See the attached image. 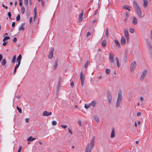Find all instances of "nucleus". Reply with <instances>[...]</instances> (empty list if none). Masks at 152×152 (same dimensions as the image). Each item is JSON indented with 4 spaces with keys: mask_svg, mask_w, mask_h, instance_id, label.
I'll return each mask as SVG.
<instances>
[{
    "mask_svg": "<svg viewBox=\"0 0 152 152\" xmlns=\"http://www.w3.org/2000/svg\"><path fill=\"white\" fill-rule=\"evenodd\" d=\"M115 42L116 44V45L119 48H120L121 47L119 43V41L117 40H115Z\"/></svg>",
    "mask_w": 152,
    "mask_h": 152,
    "instance_id": "obj_27",
    "label": "nucleus"
},
{
    "mask_svg": "<svg viewBox=\"0 0 152 152\" xmlns=\"http://www.w3.org/2000/svg\"><path fill=\"white\" fill-rule=\"evenodd\" d=\"M25 25V23H23L21 26L19 28V30H23L24 29V27L23 26H24Z\"/></svg>",
    "mask_w": 152,
    "mask_h": 152,
    "instance_id": "obj_29",
    "label": "nucleus"
},
{
    "mask_svg": "<svg viewBox=\"0 0 152 152\" xmlns=\"http://www.w3.org/2000/svg\"><path fill=\"white\" fill-rule=\"evenodd\" d=\"M107 95L108 103L109 104H111L112 103V94L110 92L108 91L107 92Z\"/></svg>",
    "mask_w": 152,
    "mask_h": 152,
    "instance_id": "obj_3",
    "label": "nucleus"
},
{
    "mask_svg": "<svg viewBox=\"0 0 152 152\" xmlns=\"http://www.w3.org/2000/svg\"><path fill=\"white\" fill-rule=\"evenodd\" d=\"M32 19H33V18L32 17H31L30 18V20H29V22L30 23H31V22H32Z\"/></svg>",
    "mask_w": 152,
    "mask_h": 152,
    "instance_id": "obj_60",
    "label": "nucleus"
},
{
    "mask_svg": "<svg viewBox=\"0 0 152 152\" xmlns=\"http://www.w3.org/2000/svg\"><path fill=\"white\" fill-rule=\"evenodd\" d=\"M117 66L118 67H120V64L119 63V61H117Z\"/></svg>",
    "mask_w": 152,
    "mask_h": 152,
    "instance_id": "obj_45",
    "label": "nucleus"
},
{
    "mask_svg": "<svg viewBox=\"0 0 152 152\" xmlns=\"http://www.w3.org/2000/svg\"><path fill=\"white\" fill-rule=\"evenodd\" d=\"M16 108L20 113H22V110L18 106H17Z\"/></svg>",
    "mask_w": 152,
    "mask_h": 152,
    "instance_id": "obj_37",
    "label": "nucleus"
},
{
    "mask_svg": "<svg viewBox=\"0 0 152 152\" xmlns=\"http://www.w3.org/2000/svg\"><path fill=\"white\" fill-rule=\"evenodd\" d=\"M114 56L113 53L112 52L110 53L109 55V58L111 63H113L114 62Z\"/></svg>",
    "mask_w": 152,
    "mask_h": 152,
    "instance_id": "obj_8",
    "label": "nucleus"
},
{
    "mask_svg": "<svg viewBox=\"0 0 152 152\" xmlns=\"http://www.w3.org/2000/svg\"><path fill=\"white\" fill-rule=\"evenodd\" d=\"M22 148V146H20L17 152H20Z\"/></svg>",
    "mask_w": 152,
    "mask_h": 152,
    "instance_id": "obj_47",
    "label": "nucleus"
},
{
    "mask_svg": "<svg viewBox=\"0 0 152 152\" xmlns=\"http://www.w3.org/2000/svg\"><path fill=\"white\" fill-rule=\"evenodd\" d=\"M52 113L51 112H48L47 111H44L42 113V115L43 116H48L51 115Z\"/></svg>",
    "mask_w": 152,
    "mask_h": 152,
    "instance_id": "obj_12",
    "label": "nucleus"
},
{
    "mask_svg": "<svg viewBox=\"0 0 152 152\" xmlns=\"http://www.w3.org/2000/svg\"><path fill=\"white\" fill-rule=\"evenodd\" d=\"M126 16L127 18H128L129 17V13L127 12H126Z\"/></svg>",
    "mask_w": 152,
    "mask_h": 152,
    "instance_id": "obj_49",
    "label": "nucleus"
},
{
    "mask_svg": "<svg viewBox=\"0 0 152 152\" xmlns=\"http://www.w3.org/2000/svg\"><path fill=\"white\" fill-rule=\"evenodd\" d=\"M148 4V2L147 0H143V5L144 7H145Z\"/></svg>",
    "mask_w": 152,
    "mask_h": 152,
    "instance_id": "obj_22",
    "label": "nucleus"
},
{
    "mask_svg": "<svg viewBox=\"0 0 152 152\" xmlns=\"http://www.w3.org/2000/svg\"><path fill=\"white\" fill-rule=\"evenodd\" d=\"M60 126L64 129H66L67 127V126L64 125H61Z\"/></svg>",
    "mask_w": 152,
    "mask_h": 152,
    "instance_id": "obj_43",
    "label": "nucleus"
},
{
    "mask_svg": "<svg viewBox=\"0 0 152 152\" xmlns=\"http://www.w3.org/2000/svg\"><path fill=\"white\" fill-rule=\"evenodd\" d=\"M34 13L35 14H37V9L36 7H35L34 9Z\"/></svg>",
    "mask_w": 152,
    "mask_h": 152,
    "instance_id": "obj_57",
    "label": "nucleus"
},
{
    "mask_svg": "<svg viewBox=\"0 0 152 152\" xmlns=\"http://www.w3.org/2000/svg\"><path fill=\"white\" fill-rule=\"evenodd\" d=\"M122 98V91L121 90H120L118 92V97L115 103V107L116 108H118L120 107V104L121 103Z\"/></svg>",
    "mask_w": 152,
    "mask_h": 152,
    "instance_id": "obj_1",
    "label": "nucleus"
},
{
    "mask_svg": "<svg viewBox=\"0 0 152 152\" xmlns=\"http://www.w3.org/2000/svg\"><path fill=\"white\" fill-rule=\"evenodd\" d=\"M147 44L150 52V53L152 54V46L151 45V43L150 41L147 40Z\"/></svg>",
    "mask_w": 152,
    "mask_h": 152,
    "instance_id": "obj_11",
    "label": "nucleus"
},
{
    "mask_svg": "<svg viewBox=\"0 0 152 152\" xmlns=\"http://www.w3.org/2000/svg\"><path fill=\"white\" fill-rule=\"evenodd\" d=\"M133 5L135 10L140 8L138 3L135 0L133 2Z\"/></svg>",
    "mask_w": 152,
    "mask_h": 152,
    "instance_id": "obj_7",
    "label": "nucleus"
},
{
    "mask_svg": "<svg viewBox=\"0 0 152 152\" xmlns=\"http://www.w3.org/2000/svg\"><path fill=\"white\" fill-rule=\"evenodd\" d=\"M6 62H7L6 60V59H4L2 60L1 63L3 66H5Z\"/></svg>",
    "mask_w": 152,
    "mask_h": 152,
    "instance_id": "obj_25",
    "label": "nucleus"
},
{
    "mask_svg": "<svg viewBox=\"0 0 152 152\" xmlns=\"http://www.w3.org/2000/svg\"><path fill=\"white\" fill-rule=\"evenodd\" d=\"M81 85L82 86H83V83H84V81L83 80H81Z\"/></svg>",
    "mask_w": 152,
    "mask_h": 152,
    "instance_id": "obj_61",
    "label": "nucleus"
},
{
    "mask_svg": "<svg viewBox=\"0 0 152 152\" xmlns=\"http://www.w3.org/2000/svg\"><path fill=\"white\" fill-rule=\"evenodd\" d=\"M126 41V39L124 36H122L121 39V44L125 45Z\"/></svg>",
    "mask_w": 152,
    "mask_h": 152,
    "instance_id": "obj_16",
    "label": "nucleus"
},
{
    "mask_svg": "<svg viewBox=\"0 0 152 152\" xmlns=\"http://www.w3.org/2000/svg\"><path fill=\"white\" fill-rule=\"evenodd\" d=\"M16 41H17V38L16 37L14 38L13 40V42H16Z\"/></svg>",
    "mask_w": 152,
    "mask_h": 152,
    "instance_id": "obj_51",
    "label": "nucleus"
},
{
    "mask_svg": "<svg viewBox=\"0 0 152 152\" xmlns=\"http://www.w3.org/2000/svg\"><path fill=\"white\" fill-rule=\"evenodd\" d=\"M94 119L97 122H99V119L98 117L96 115H94L93 116Z\"/></svg>",
    "mask_w": 152,
    "mask_h": 152,
    "instance_id": "obj_20",
    "label": "nucleus"
},
{
    "mask_svg": "<svg viewBox=\"0 0 152 152\" xmlns=\"http://www.w3.org/2000/svg\"><path fill=\"white\" fill-rule=\"evenodd\" d=\"M96 104V102L94 100L92 101L91 103V105L93 107H94L95 106Z\"/></svg>",
    "mask_w": 152,
    "mask_h": 152,
    "instance_id": "obj_32",
    "label": "nucleus"
},
{
    "mask_svg": "<svg viewBox=\"0 0 152 152\" xmlns=\"http://www.w3.org/2000/svg\"><path fill=\"white\" fill-rule=\"evenodd\" d=\"M98 12V10H96L95 12H94V15H96L97 13Z\"/></svg>",
    "mask_w": 152,
    "mask_h": 152,
    "instance_id": "obj_58",
    "label": "nucleus"
},
{
    "mask_svg": "<svg viewBox=\"0 0 152 152\" xmlns=\"http://www.w3.org/2000/svg\"><path fill=\"white\" fill-rule=\"evenodd\" d=\"M22 4H23V3H22V1H20V2H19L20 6H22Z\"/></svg>",
    "mask_w": 152,
    "mask_h": 152,
    "instance_id": "obj_62",
    "label": "nucleus"
},
{
    "mask_svg": "<svg viewBox=\"0 0 152 152\" xmlns=\"http://www.w3.org/2000/svg\"><path fill=\"white\" fill-rule=\"evenodd\" d=\"M68 130L69 133L72 135V131L69 128L68 129Z\"/></svg>",
    "mask_w": 152,
    "mask_h": 152,
    "instance_id": "obj_48",
    "label": "nucleus"
},
{
    "mask_svg": "<svg viewBox=\"0 0 152 152\" xmlns=\"http://www.w3.org/2000/svg\"><path fill=\"white\" fill-rule=\"evenodd\" d=\"M21 59V56L20 54L17 58V61H18L19 63H20Z\"/></svg>",
    "mask_w": 152,
    "mask_h": 152,
    "instance_id": "obj_21",
    "label": "nucleus"
},
{
    "mask_svg": "<svg viewBox=\"0 0 152 152\" xmlns=\"http://www.w3.org/2000/svg\"><path fill=\"white\" fill-rule=\"evenodd\" d=\"M84 14L83 11L82 10L81 11V13L79 15V19H78V22L79 23H80L83 20V15Z\"/></svg>",
    "mask_w": 152,
    "mask_h": 152,
    "instance_id": "obj_10",
    "label": "nucleus"
},
{
    "mask_svg": "<svg viewBox=\"0 0 152 152\" xmlns=\"http://www.w3.org/2000/svg\"><path fill=\"white\" fill-rule=\"evenodd\" d=\"M147 74V71L146 70H144L142 72V75H141L140 77V80H142L144 78Z\"/></svg>",
    "mask_w": 152,
    "mask_h": 152,
    "instance_id": "obj_9",
    "label": "nucleus"
},
{
    "mask_svg": "<svg viewBox=\"0 0 152 152\" xmlns=\"http://www.w3.org/2000/svg\"><path fill=\"white\" fill-rule=\"evenodd\" d=\"M105 34L107 38H108L109 36V33H108V29L107 28H106L105 29Z\"/></svg>",
    "mask_w": 152,
    "mask_h": 152,
    "instance_id": "obj_31",
    "label": "nucleus"
},
{
    "mask_svg": "<svg viewBox=\"0 0 152 152\" xmlns=\"http://www.w3.org/2000/svg\"><path fill=\"white\" fill-rule=\"evenodd\" d=\"M124 34L125 37H126L127 41L129 40V34L128 30L127 28H124Z\"/></svg>",
    "mask_w": 152,
    "mask_h": 152,
    "instance_id": "obj_4",
    "label": "nucleus"
},
{
    "mask_svg": "<svg viewBox=\"0 0 152 152\" xmlns=\"http://www.w3.org/2000/svg\"><path fill=\"white\" fill-rule=\"evenodd\" d=\"M35 139V138H33L31 136L27 139V141H32Z\"/></svg>",
    "mask_w": 152,
    "mask_h": 152,
    "instance_id": "obj_24",
    "label": "nucleus"
},
{
    "mask_svg": "<svg viewBox=\"0 0 152 152\" xmlns=\"http://www.w3.org/2000/svg\"><path fill=\"white\" fill-rule=\"evenodd\" d=\"M85 76L83 73L82 71H81L80 73V78L81 80H83L85 79Z\"/></svg>",
    "mask_w": 152,
    "mask_h": 152,
    "instance_id": "obj_19",
    "label": "nucleus"
},
{
    "mask_svg": "<svg viewBox=\"0 0 152 152\" xmlns=\"http://www.w3.org/2000/svg\"><path fill=\"white\" fill-rule=\"evenodd\" d=\"M123 9H124L128 10V11H130V10L129 9V7L128 5H124L123 7Z\"/></svg>",
    "mask_w": 152,
    "mask_h": 152,
    "instance_id": "obj_26",
    "label": "nucleus"
},
{
    "mask_svg": "<svg viewBox=\"0 0 152 152\" xmlns=\"http://www.w3.org/2000/svg\"><path fill=\"white\" fill-rule=\"evenodd\" d=\"M90 64V61H87L86 62L85 64V68H86L87 66H88V65Z\"/></svg>",
    "mask_w": 152,
    "mask_h": 152,
    "instance_id": "obj_34",
    "label": "nucleus"
},
{
    "mask_svg": "<svg viewBox=\"0 0 152 152\" xmlns=\"http://www.w3.org/2000/svg\"><path fill=\"white\" fill-rule=\"evenodd\" d=\"M61 78H60L58 80V85L57 88V92H58L59 91L61 87Z\"/></svg>",
    "mask_w": 152,
    "mask_h": 152,
    "instance_id": "obj_18",
    "label": "nucleus"
},
{
    "mask_svg": "<svg viewBox=\"0 0 152 152\" xmlns=\"http://www.w3.org/2000/svg\"><path fill=\"white\" fill-rule=\"evenodd\" d=\"M20 19V15H18L16 18V20L17 21H19Z\"/></svg>",
    "mask_w": 152,
    "mask_h": 152,
    "instance_id": "obj_40",
    "label": "nucleus"
},
{
    "mask_svg": "<svg viewBox=\"0 0 152 152\" xmlns=\"http://www.w3.org/2000/svg\"><path fill=\"white\" fill-rule=\"evenodd\" d=\"M90 35H91V33H90V32H88L87 33L86 36L87 37H88V36H89Z\"/></svg>",
    "mask_w": 152,
    "mask_h": 152,
    "instance_id": "obj_50",
    "label": "nucleus"
},
{
    "mask_svg": "<svg viewBox=\"0 0 152 152\" xmlns=\"http://www.w3.org/2000/svg\"><path fill=\"white\" fill-rule=\"evenodd\" d=\"M78 124L79 125V126H82V122H81V121H80V120H79L78 121Z\"/></svg>",
    "mask_w": 152,
    "mask_h": 152,
    "instance_id": "obj_46",
    "label": "nucleus"
},
{
    "mask_svg": "<svg viewBox=\"0 0 152 152\" xmlns=\"http://www.w3.org/2000/svg\"><path fill=\"white\" fill-rule=\"evenodd\" d=\"M2 6L3 7H4L6 9H7L8 7L7 6H5L3 4H2Z\"/></svg>",
    "mask_w": 152,
    "mask_h": 152,
    "instance_id": "obj_56",
    "label": "nucleus"
},
{
    "mask_svg": "<svg viewBox=\"0 0 152 152\" xmlns=\"http://www.w3.org/2000/svg\"><path fill=\"white\" fill-rule=\"evenodd\" d=\"M54 51V49L52 48L50 50V51L48 56V57L49 58H51L53 56V52Z\"/></svg>",
    "mask_w": 152,
    "mask_h": 152,
    "instance_id": "obj_14",
    "label": "nucleus"
},
{
    "mask_svg": "<svg viewBox=\"0 0 152 152\" xmlns=\"http://www.w3.org/2000/svg\"><path fill=\"white\" fill-rule=\"evenodd\" d=\"M15 22H13L12 23V27H14L15 26Z\"/></svg>",
    "mask_w": 152,
    "mask_h": 152,
    "instance_id": "obj_59",
    "label": "nucleus"
},
{
    "mask_svg": "<svg viewBox=\"0 0 152 152\" xmlns=\"http://www.w3.org/2000/svg\"><path fill=\"white\" fill-rule=\"evenodd\" d=\"M105 72L107 74H108L110 73V70L109 69H107L105 70Z\"/></svg>",
    "mask_w": 152,
    "mask_h": 152,
    "instance_id": "obj_39",
    "label": "nucleus"
},
{
    "mask_svg": "<svg viewBox=\"0 0 152 152\" xmlns=\"http://www.w3.org/2000/svg\"><path fill=\"white\" fill-rule=\"evenodd\" d=\"M133 23L134 25H136L137 24L138 20L137 18L135 17H133Z\"/></svg>",
    "mask_w": 152,
    "mask_h": 152,
    "instance_id": "obj_15",
    "label": "nucleus"
},
{
    "mask_svg": "<svg viewBox=\"0 0 152 152\" xmlns=\"http://www.w3.org/2000/svg\"><path fill=\"white\" fill-rule=\"evenodd\" d=\"M139 100L140 101H142L143 100V98L142 97H140Z\"/></svg>",
    "mask_w": 152,
    "mask_h": 152,
    "instance_id": "obj_54",
    "label": "nucleus"
},
{
    "mask_svg": "<svg viewBox=\"0 0 152 152\" xmlns=\"http://www.w3.org/2000/svg\"><path fill=\"white\" fill-rule=\"evenodd\" d=\"M129 31L130 32L132 33H133L134 32V28H129Z\"/></svg>",
    "mask_w": 152,
    "mask_h": 152,
    "instance_id": "obj_35",
    "label": "nucleus"
},
{
    "mask_svg": "<svg viewBox=\"0 0 152 152\" xmlns=\"http://www.w3.org/2000/svg\"><path fill=\"white\" fill-rule=\"evenodd\" d=\"M95 138V136L93 137L90 142V144H88L87 147H86L85 152H91V151L94 145Z\"/></svg>",
    "mask_w": 152,
    "mask_h": 152,
    "instance_id": "obj_2",
    "label": "nucleus"
},
{
    "mask_svg": "<svg viewBox=\"0 0 152 152\" xmlns=\"http://www.w3.org/2000/svg\"><path fill=\"white\" fill-rule=\"evenodd\" d=\"M16 59V56L15 55L12 58V63L14 64L15 62Z\"/></svg>",
    "mask_w": 152,
    "mask_h": 152,
    "instance_id": "obj_30",
    "label": "nucleus"
},
{
    "mask_svg": "<svg viewBox=\"0 0 152 152\" xmlns=\"http://www.w3.org/2000/svg\"><path fill=\"white\" fill-rule=\"evenodd\" d=\"M52 124L53 126H55L57 124V122L55 121H53L52 122Z\"/></svg>",
    "mask_w": 152,
    "mask_h": 152,
    "instance_id": "obj_41",
    "label": "nucleus"
},
{
    "mask_svg": "<svg viewBox=\"0 0 152 152\" xmlns=\"http://www.w3.org/2000/svg\"><path fill=\"white\" fill-rule=\"evenodd\" d=\"M115 137V129L113 128L112 129V132L111 133L110 137L111 138L114 137Z\"/></svg>",
    "mask_w": 152,
    "mask_h": 152,
    "instance_id": "obj_17",
    "label": "nucleus"
},
{
    "mask_svg": "<svg viewBox=\"0 0 152 152\" xmlns=\"http://www.w3.org/2000/svg\"><path fill=\"white\" fill-rule=\"evenodd\" d=\"M29 121V119L28 118H26V122H28Z\"/></svg>",
    "mask_w": 152,
    "mask_h": 152,
    "instance_id": "obj_63",
    "label": "nucleus"
},
{
    "mask_svg": "<svg viewBox=\"0 0 152 152\" xmlns=\"http://www.w3.org/2000/svg\"><path fill=\"white\" fill-rule=\"evenodd\" d=\"M3 59L2 56L1 54H0V62H1V60Z\"/></svg>",
    "mask_w": 152,
    "mask_h": 152,
    "instance_id": "obj_52",
    "label": "nucleus"
},
{
    "mask_svg": "<svg viewBox=\"0 0 152 152\" xmlns=\"http://www.w3.org/2000/svg\"><path fill=\"white\" fill-rule=\"evenodd\" d=\"M20 64V63H18V64H16L15 67H17V68H18L19 67Z\"/></svg>",
    "mask_w": 152,
    "mask_h": 152,
    "instance_id": "obj_53",
    "label": "nucleus"
},
{
    "mask_svg": "<svg viewBox=\"0 0 152 152\" xmlns=\"http://www.w3.org/2000/svg\"><path fill=\"white\" fill-rule=\"evenodd\" d=\"M25 11V8L23 6L21 8V12L23 14L24 13Z\"/></svg>",
    "mask_w": 152,
    "mask_h": 152,
    "instance_id": "obj_36",
    "label": "nucleus"
},
{
    "mask_svg": "<svg viewBox=\"0 0 152 152\" xmlns=\"http://www.w3.org/2000/svg\"><path fill=\"white\" fill-rule=\"evenodd\" d=\"M54 69L55 70L57 68V66L58 65L57 60H56L55 61L54 63Z\"/></svg>",
    "mask_w": 152,
    "mask_h": 152,
    "instance_id": "obj_23",
    "label": "nucleus"
},
{
    "mask_svg": "<svg viewBox=\"0 0 152 152\" xmlns=\"http://www.w3.org/2000/svg\"><path fill=\"white\" fill-rule=\"evenodd\" d=\"M8 15L9 17L11 19V14L10 12H9L8 13Z\"/></svg>",
    "mask_w": 152,
    "mask_h": 152,
    "instance_id": "obj_44",
    "label": "nucleus"
},
{
    "mask_svg": "<svg viewBox=\"0 0 152 152\" xmlns=\"http://www.w3.org/2000/svg\"><path fill=\"white\" fill-rule=\"evenodd\" d=\"M24 4L26 5H27L28 3V0H24Z\"/></svg>",
    "mask_w": 152,
    "mask_h": 152,
    "instance_id": "obj_42",
    "label": "nucleus"
},
{
    "mask_svg": "<svg viewBox=\"0 0 152 152\" xmlns=\"http://www.w3.org/2000/svg\"><path fill=\"white\" fill-rule=\"evenodd\" d=\"M107 43L106 41V40H103L102 44V46L103 47H105Z\"/></svg>",
    "mask_w": 152,
    "mask_h": 152,
    "instance_id": "obj_28",
    "label": "nucleus"
},
{
    "mask_svg": "<svg viewBox=\"0 0 152 152\" xmlns=\"http://www.w3.org/2000/svg\"><path fill=\"white\" fill-rule=\"evenodd\" d=\"M136 67V63L135 61H133L131 64L130 69L131 72H133Z\"/></svg>",
    "mask_w": 152,
    "mask_h": 152,
    "instance_id": "obj_5",
    "label": "nucleus"
},
{
    "mask_svg": "<svg viewBox=\"0 0 152 152\" xmlns=\"http://www.w3.org/2000/svg\"><path fill=\"white\" fill-rule=\"evenodd\" d=\"M141 113H140L138 112L137 113V116H140L141 115Z\"/></svg>",
    "mask_w": 152,
    "mask_h": 152,
    "instance_id": "obj_64",
    "label": "nucleus"
},
{
    "mask_svg": "<svg viewBox=\"0 0 152 152\" xmlns=\"http://www.w3.org/2000/svg\"><path fill=\"white\" fill-rule=\"evenodd\" d=\"M10 37L9 36L5 37L3 39V41L4 42L6 41L7 40L10 39Z\"/></svg>",
    "mask_w": 152,
    "mask_h": 152,
    "instance_id": "obj_33",
    "label": "nucleus"
},
{
    "mask_svg": "<svg viewBox=\"0 0 152 152\" xmlns=\"http://www.w3.org/2000/svg\"><path fill=\"white\" fill-rule=\"evenodd\" d=\"M129 54V52L128 51L127 49H126L125 50V55H124V57H125V62H126L127 61V58L128 57V56Z\"/></svg>",
    "mask_w": 152,
    "mask_h": 152,
    "instance_id": "obj_13",
    "label": "nucleus"
},
{
    "mask_svg": "<svg viewBox=\"0 0 152 152\" xmlns=\"http://www.w3.org/2000/svg\"><path fill=\"white\" fill-rule=\"evenodd\" d=\"M90 105V104H85V108L86 109H88V108L89 107V106Z\"/></svg>",
    "mask_w": 152,
    "mask_h": 152,
    "instance_id": "obj_38",
    "label": "nucleus"
},
{
    "mask_svg": "<svg viewBox=\"0 0 152 152\" xmlns=\"http://www.w3.org/2000/svg\"><path fill=\"white\" fill-rule=\"evenodd\" d=\"M137 14V16L139 18H141L142 17V12L140 8L137 10H135Z\"/></svg>",
    "mask_w": 152,
    "mask_h": 152,
    "instance_id": "obj_6",
    "label": "nucleus"
},
{
    "mask_svg": "<svg viewBox=\"0 0 152 152\" xmlns=\"http://www.w3.org/2000/svg\"><path fill=\"white\" fill-rule=\"evenodd\" d=\"M70 85L72 87H73L74 85V83L73 82H71Z\"/></svg>",
    "mask_w": 152,
    "mask_h": 152,
    "instance_id": "obj_55",
    "label": "nucleus"
}]
</instances>
